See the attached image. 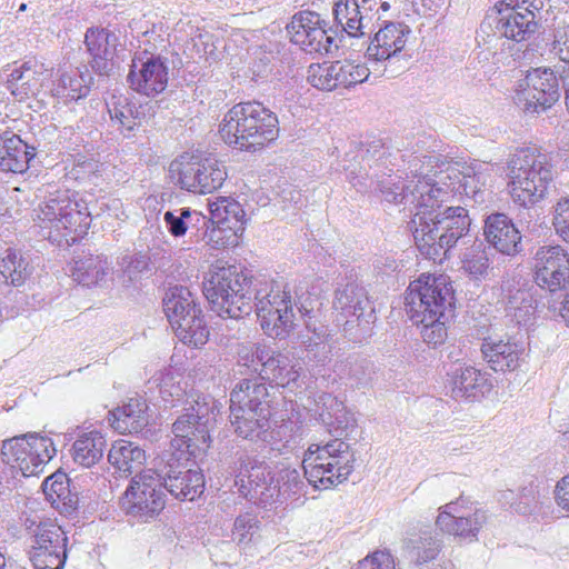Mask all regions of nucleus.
Masks as SVG:
<instances>
[{
    "label": "nucleus",
    "mask_w": 569,
    "mask_h": 569,
    "mask_svg": "<svg viewBox=\"0 0 569 569\" xmlns=\"http://www.w3.org/2000/svg\"><path fill=\"white\" fill-rule=\"evenodd\" d=\"M406 312L422 340L433 347L448 336L447 323L456 308L455 289L446 274H421L410 282L405 296Z\"/></svg>",
    "instance_id": "3"
},
{
    "label": "nucleus",
    "mask_w": 569,
    "mask_h": 569,
    "mask_svg": "<svg viewBox=\"0 0 569 569\" xmlns=\"http://www.w3.org/2000/svg\"><path fill=\"white\" fill-rule=\"evenodd\" d=\"M112 270L107 256L82 250L73 258L71 276L84 287H102L111 279Z\"/></svg>",
    "instance_id": "32"
},
{
    "label": "nucleus",
    "mask_w": 569,
    "mask_h": 569,
    "mask_svg": "<svg viewBox=\"0 0 569 569\" xmlns=\"http://www.w3.org/2000/svg\"><path fill=\"white\" fill-rule=\"evenodd\" d=\"M36 212L40 227L48 230V238L58 243H74L87 233L92 221L88 202L68 189L50 193Z\"/></svg>",
    "instance_id": "6"
},
{
    "label": "nucleus",
    "mask_w": 569,
    "mask_h": 569,
    "mask_svg": "<svg viewBox=\"0 0 569 569\" xmlns=\"http://www.w3.org/2000/svg\"><path fill=\"white\" fill-rule=\"evenodd\" d=\"M355 463V450L341 438L312 443L303 456V478L316 489H329L347 481Z\"/></svg>",
    "instance_id": "9"
},
{
    "label": "nucleus",
    "mask_w": 569,
    "mask_h": 569,
    "mask_svg": "<svg viewBox=\"0 0 569 569\" xmlns=\"http://www.w3.org/2000/svg\"><path fill=\"white\" fill-rule=\"evenodd\" d=\"M360 569H395L392 556L387 551H376L359 561Z\"/></svg>",
    "instance_id": "61"
},
{
    "label": "nucleus",
    "mask_w": 569,
    "mask_h": 569,
    "mask_svg": "<svg viewBox=\"0 0 569 569\" xmlns=\"http://www.w3.org/2000/svg\"><path fill=\"white\" fill-rule=\"evenodd\" d=\"M118 37L107 29L90 28L84 36V44L91 57L90 66L99 74H107L111 69Z\"/></svg>",
    "instance_id": "37"
},
{
    "label": "nucleus",
    "mask_w": 569,
    "mask_h": 569,
    "mask_svg": "<svg viewBox=\"0 0 569 569\" xmlns=\"http://www.w3.org/2000/svg\"><path fill=\"white\" fill-rule=\"evenodd\" d=\"M90 210L92 211V218L100 216L114 220H123L126 218L122 202L114 198L97 201Z\"/></svg>",
    "instance_id": "59"
},
{
    "label": "nucleus",
    "mask_w": 569,
    "mask_h": 569,
    "mask_svg": "<svg viewBox=\"0 0 569 569\" xmlns=\"http://www.w3.org/2000/svg\"><path fill=\"white\" fill-rule=\"evenodd\" d=\"M319 301L310 293H302L297 300L286 286L268 278H254L252 290V309L257 313L263 332L274 339H286L296 327L297 309L303 320L307 335H302L301 342L306 347L307 359L325 365L330 359V333L318 319Z\"/></svg>",
    "instance_id": "1"
},
{
    "label": "nucleus",
    "mask_w": 569,
    "mask_h": 569,
    "mask_svg": "<svg viewBox=\"0 0 569 569\" xmlns=\"http://www.w3.org/2000/svg\"><path fill=\"white\" fill-rule=\"evenodd\" d=\"M428 198L429 201L420 202L409 226L419 252L436 261L468 234L471 219L463 207H443L449 199L435 197L433 192Z\"/></svg>",
    "instance_id": "4"
},
{
    "label": "nucleus",
    "mask_w": 569,
    "mask_h": 569,
    "mask_svg": "<svg viewBox=\"0 0 569 569\" xmlns=\"http://www.w3.org/2000/svg\"><path fill=\"white\" fill-rule=\"evenodd\" d=\"M159 388V395L161 400L167 407L173 408L182 406L183 413L177 418L174 422L180 419L188 420V425L191 427L190 436H194L198 431V409L202 406L208 407V422L207 432L209 433L212 422L214 421V409L216 402L210 396L199 393L193 388L189 389L188 381H186L180 375L172 371L161 372L160 378L156 379Z\"/></svg>",
    "instance_id": "12"
},
{
    "label": "nucleus",
    "mask_w": 569,
    "mask_h": 569,
    "mask_svg": "<svg viewBox=\"0 0 569 569\" xmlns=\"http://www.w3.org/2000/svg\"><path fill=\"white\" fill-rule=\"evenodd\" d=\"M501 302L505 306L506 316L518 326L528 325L535 317L536 300L516 278L502 281Z\"/></svg>",
    "instance_id": "30"
},
{
    "label": "nucleus",
    "mask_w": 569,
    "mask_h": 569,
    "mask_svg": "<svg viewBox=\"0 0 569 569\" xmlns=\"http://www.w3.org/2000/svg\"><path fill=\"white\" fill-rule=\"evenodd\" d=\"M271 410L232 409L230 421L234 432L247 440L264 443L269 436Z\"/></svg>",
    "instance_id": "38"
},
{
    "label": "nucleus",
    "mask_w": 569,
    "mask_h": 569,
    "mask_svg": "<svg viewBox=\"0 0 569 569\" xmlns=\"http://www.w3.org/2000/svg\"><path fill=\"white\" fill-rule=\"evenodd\" d=\"M238 465L236 485L246 499L262 507L279 501V489L274 487L276 480L264 461L249 455H241Z\"/></svg>",
    "instance_id": "19"
},
{
    "label": "nucleus",
    "mask_w": 569,
    "mask_h": 569,
    "mask_svg": "<svg viewBox=\"0 0 569 569\" xmlns=\"http://www.w3.org/2000/svg\"><path fill=\"white\" fill-rule=\"evenodd\" d=\"M333 74V62L311 64L308 70V81L319 90L332 91L337 89V81Z\"/></svg>",
    "instance_id": "56"
},
{
    "label": "nucleus",
    "mask_w": 569,
    "mask_h": 569,
    "mask_svg": "<svg viewBox=\"0 0 569 569\" xmlns=\"http://www.w3.org/2000/svg\"><path fill=\"white\" fill-rule=\"evenodd\" d=\"M508 187L512 200L529 208L541 201L553 179L548 154L536 147L516 150L507 162Z\"/></svg>",
    "instance_id": "8"
},
{
    "label": "nucleus",
    "mask_w": 569,
    "mask_h": 569,
    "mask_svg": "<svg viewBox=\"0 0 569 569\" xmlns=\"http://www.w3.org/2000/svg\"><path fill=\"white\" fill-rule=\"evenodd\" d=\"M260 533V520L249 512L236 518L232 529V539L238 545H248L254 541Z\"/></svg>",
    "instance_id": "55"
},
{
    "label": "nucleus",
    "mask_w": 569,
    "mask_h": 569,
    "mask_svg": "<svg viewBox=\"0 0 569 569\" xmlns=\"http://www.w3.org/2000/svg\"><path fill=\"white\" fill-rule=\"evenodd\" d=\"M372 0H339L333 6V17L337 27H340L349 37H362L370 30L371 18L367 10H371Z\"/></svg>",
    "instance_id": "34"
},
{
    "label": "nucleus",
    "mask_w": 569,
    "mask_h": 569,
    "mask_svg": "<svg viewBox=\"0 0 569 569\" xmlns=\"http://www.w3.org/2000/svg\"><path fill=\"white\" fill-rule=\"evenodd\" d=\"M164 496L159 471L147 469L131 479L124 492L122 506L127 515L147 522L164 508Z\"/></svg>",
    "instance_id": "16"
},
{
    "label": "nucleus",
    "mask_w": 569,
    "mask_h": 569,
    "mask_svg": "<svg viewBox=\"0 0 569 569\" xmlns=\"http://www.w3.org/2000/svg\"><path fill=\"white\" fill-rule=\"evenodd\" d=\"M36 156V148L24 142L17 133L0 132V172L23 173Z\"/></svg>",
    "instance_id": "33"
},
{
    "label": "nucleus",
    "mask_w": 569,
    "mask_h": 569,
    "mask_svg": "<svg viewBox=\"0 0 569 569\" xmlns=\"http://www.w3.org/2000/svg\"><path fill=\"white\" fill-rule=\"evenodd\" d=\"M278 199L283 210H287L290 207L299 208L302 206V194L292 184L286 183V186L279 191Z\"/></svg>",
    "instance_id": "62"
},
{
    "label": "nucleus",
    "mask_w": 569,
    "mask_h": 569,
    "mask_svg": "<svg viewBox=\"0 0 569 569\" xmlns=\"http://www.w3.org/2000/svg\"><path fill=\"white\" fill-rule=\"evenodd\" d=\"M326 21L313 11L293 14L287 27L290 40L308 53L329 54L339 48L336 37L328 33Z\"/></svg>",
    "instance_id": "22"
},
{
    "label": "nucleus",
    "mask_w": 569,
    "mask_h": 569,
    "mask_svg": "<svg viewBox=\"0 0 569 569\" xmlns=\"http://www.w3.org/2000/svg\"><path fill=\"white\" fill-rule=\"evenodd\" d=\"M299 426L293 421L283 422L276 428L270 427L264 443L270 446L271 450L279 452L293 449L299 442Z\"/></svg>",
    "instance_id": "50"
},
{
    "label": "nucleus",
    "mask_w": 569,
    "mask_h": 569,
    "mask_svg": "<svg viewBox=\"0 0 569 569\" xmlns=\"http://www.w3.org/2000/svg\"><path fill=\"white\" fill-rule=\"evenodd\" d=\"M333 71L337 81V88H350L366 81L370 74L369 68L365 64L352 61H335Z\"/></svg>",
    "instance_id": "51"
},
{
    "label": "nucleus",
    "mask_w": 569,
    "mask_h": 569,
    "mask_svg": "<svg viewBox=\"0 0 569 569\" xmlns=\"http://www.w3.org/2000/svg\"><path fill=\"white\" fill-rule=\"evenodd\" d=\"M91 81L92 77L87 71L82 72L78 68L60 69L52 94L64 103L78 101L89 93Z\"/></svg>",
    "instance_id": "42"
},
{
    "label": "nucleus",
    "mask_w": 569,
    "mask_h": 569,
    "mask_svg": "<svg viewBox=\"0 0 569 569\" xmlns=\"http://www.w3.org/2000/svg\"><path fill=\"white\" fill-rule=\"evenodd\" d=\"M210 230L208 226L204 227L206 231L203 233V239L207 244L211 246L213 249L226 248L229 246H236L238 243L239 233H234L233 231H229V228L222 224H213Z\"/></svg>",
    "instance_id": "57"
},
{
    "label": "nucleus",
    "mask_w": 569,
    "mask_h": 569,
    "mask_svg": "<svg viewBox=\"0 0 569 569\" xmlns=\"http://www.w3.org/2000/svg\"><path fill=\"white\" fill-rule=\"evenodd\" d=\"M1 462L23 477L41 473L56 455L51 438L39 433H26L2 441Z\"/></svg>",
    "instance_id": "11"
},
{
    "label": "nucleus",
    "mask_w": 569,
    "mask_h": 569,
    "mask_svg": "<svg viewBox=\"0 0 569 569\" xmlns=\"http://www.w3.org/2000/svg\"><path fill=\"white\" fill-rule=\"evenodd\" d=\"M112 126L124 137H130L146 118L147 106L137 104L124 96H112L107 101Z\"/></svg>",
    "instance_id": "39"
},
{
    "label": "nucleus",
    "mask_w": 569,
    "mask_h": 569,
    "mask_svg": "<svg viewBox=\"0 0 569 569\" xmlns=\"http://www.w3.org/2000/svg\"><path fill=\"white\" fill-rule=\"evenodd\" d=\"M552 224L556 233L569 243V196L560 198L553 206Z\"/></svg>",
    "instance_id": "58"
},
{
    "label": "nucleus",
    "mask_w": 569,
    "mask_h": 569,
    "mask_svg": "<svg viewBox=\"0 0 569 569\" xmlns=\"http://www.w3.org/2000/svg\"><path fill=\"white\" fill-rule=\"evenodd\" d=\"M547 493L546 488H540L539 485L530 482L520 489L517 499L512 502V508L516 512L521 515H530L539 509L541 497Z\"/></svg>",
    "instance_id": "54"
},
{
    "label": "nucleus",
    "mask_w": 569,
    "mask_h": 569,
    "mask_svg": "<svg viewBox=\"0 0 569 569\" xmlns=\"http://www.w3.org/2000/svg\"><path fill=\"white\" fill-rule=\"evenodd\" d=\"M254 279L237 266H212L203 278L202 292L219 317L239 319L252 311Z\"/></svg>",
    "instance_id": "7"
},
{
    "label": "nucleus",
    "mask_w": 569,
    "mask_h": 569,
    "mask_svg": "<svg viewBox=\"0 0 569 569\" xmlns=\"http://www.w3.org/2000/svg\"><path fill=\"white\" fill-rule=\"evenodd\" d=\"M333 308L345 320L346 332L358 328L360 336L370 332L377 320L376 310L368 292L356 281L340 283L335 291Z\"/></svg>",
    "instance_id": "17"
},
{
    "label": "nucleus",
    "mask_w": 569,
    "mask_h": 569,
    "mask_svg": "<svg viewBox=\"0 0 569 569\" xmlns=\"http://www.w3.org/2000/svg\"><path fill=\"white\" fill-rule=\"evenodd\" d=\"M148 405L143 398H130L111 413L112 427L120 433H140L149 425Z\"/></svg>",
    "instance_id": "40"
},
{
    "label": "nucleus",
    "mask_w": 569,
    "mask_h": 569,
    "mask_svg": "<svg viewBox=\"0 0 569 569\" xmlns=\"http://www.w3.org/2000/svg\"><path fill=\"white\" fill-rule=\"evenodd\" d=\"M490 177L489 168L485 163H447L445 168L430 174L432 192L440 199H451L455 194H465L475 198L486 186Z\"/></svg>",
    "instance_id": "14"
},
{
    "label": "nucleus",
    "mask_w": 569,
    "mask_h": 569,
    "mask_svg": "<svg viewBox=\"0 0 569 569\" xmlns=\"http://www.w3.org/2000/svg\"><path fill=\"white\" fill-rule=\"evenodd\" d=\"M107 448L104 436L98 430L82 432L72 445L73 461L84 468L94 466Z\"/></svg>",
    "instance_id": "43"
},
{
    "label": "nucleus",
    "mask_w": 569,
    "mask_h": 569,
    "mask_svg": "<svg viewBox=\"0 0 569 569\" xmlns=\"http://www.w3.org/2000/svg\"><path fill=\"white\" fill-rule=\"evenodd\" d=\"M163 221L170 234L179 238L184 236L188 230L196 229L199 231L203 227H207L208 218L190 208H179L166 211Z\"/></svg>",
    "instance_id": "46"
},
{
    "label": "nucleus",
    "mask_w": 569,
    "mask_h": 569,
    "mask_svg": "<svg viewBox=\"0 0 569 569\" xmlns=\"http://www.w3.org/2000/svg\"><path fill=\"white\" fill-rule=\"evenodd\" d=\"M163 311L179 340L196 348L209 339V330L191 291L186 287L171 288L163 298Z\"/></svg>",
    "instance_id": "10"
},
{
    "label": "nucleus",
    "mask_w": 569,
    "mask_h": 569,
    "mask_svg": "<svg viewBox=\"0 0 569 569\" xmlns=\"http://www.w3.org/2000/svg\"><path fill=\"white\" fill-rule=\"evenodd\" d=\"M127 80L136 92L153 97L168 84V67L164 60L153 54L146 60H133Z\"/></svg>",
    "instance_id": "26"
},
{
    "label": "nucleus",
    "mask_w": 569,
    "mask_h": 569,
    "mask_svg": "<svg viewBox=\"0 0 569 569\" xmlns=\"http://www.w3.org/2000/svg\"><path fill=\"white\" fill-rule=\"evenodd\" d=\"M556 505L565 512L569 513V473L563 476L553 489Z\"/></svg>",
    "instance_id": "64"
},
{
    "label": "nucleus",
    "mask_w": 569,
    "mask_h": 569,
    "mask_svg": "<svg viewBox=\"0 0 569 569\" xmlns=\"http://www.w3.org/2000/svg\"><path fill=\"white\" fill-rule=\"evenodd\" d=\"M550 52L569 64V24L556 29Z\"/></svg>",
    "instance_id": "60"
},
{
    "label": "nucleus",
    "mask_w": 569,
    "mask_h": 569,
    "mask_svg": "<svg viewBox=\"0 0 569 569\" xmlns=\"http://www.w3.org/2000/svg\"><path fill=\"white\" fill-rule=\"evenodd\" d=\"M274 487L279 489L278 502H282V500L302 495L306 483L299 470L295 468H283L279 471Z\"/></svg>",
    "instance_id": "53"
},
{
    "label": "nucleus",
    "mask_w": 569,
    "mask_h": 569,
    "mask_svg": "<svg viewBox=\"0 0 569 569\" xmlns=\"http://www.w3.org/2000/svg\"><path fill=\"white\" fill-rule=\"evenodd\" d=\"M439 510L437 527L442 532L468 541L477 540L479 531L488 519L485 510L463 497L446 503Z\"/></svg>",
    "instance_id": "21"
},
{
    "label": "nucleus",
    "mask_w": 569,
    "mask_h": 569,
    "mask_svg": "<svg viewBox=\"0 0 569 569\" xmlns=\"http://www.w3.org/2000/svg\"><path fill=\"white\" fill-rule=\"evenodd\" d=\"M490 261L482 242L475 241L461 254V269L473 280L486 279L489 272Z\"/></svg>",
    "instance_id": "48"
},
{
    "label": "nucleus",
    "mask_w": 569,
    "mask_h": 569,
    "mask_svg": "<svg viewBox=\"0 0 569 569\" xmlns=\"http://www.w3.org/2000/svg\"><path fill=\"white\" fill-rule=\"evenodd\" d=\"M169 174L181 189L201 194L218 190L227 178L226 169L218 160L188 153L170 163Z\"/></svg>",
    "instance_id": "13"
},
{
    "label": "nucleus",
    "mask_w": 569,
    "mask_h": 569,
    "mask_svg": "<svg viewBox=\"0 0 569 569\" xmlns=\"http://www.w3.org/2000/svg\"><path fill=\"white\" fill-rule=\"evenodd\" d=\"M535 281L550 292H556L569 282V257L560 246L539 247L533 256Z\"/></svg>",
    "instance_id": "23"
},
{
    "label": "nucleus",
    "mask_w": 569,
    "mask_h": 569,
    "mask_svg": "<svg viewBox=\"0 0 569 569\" xmlns=\"http://www.w3.org/2000/svg\"><path fill=\"white\" fill-rule=\"evenodd\" d=\"M448 393L456 400L479 401L493 389L489 372L473 366H458L448 372Z\"/></svg>",
    "instance_id": "24"
},
{
    "label": "nucleus",
    "mask_w": 569,
    "mask_h": 569,
    "mask_svg": "<svg viewBox=\"0 0 569 569\" xmlns=\"http://www.w3.org/2000/svg\"><path fill=\"white\" fill-rule=\"evenodd\" d=\"M263 368H260L259 376L270 380L280 387L295 385L302 371L299 363L293 362L288 356L271 349L268 358L264 359Z\"/></svg>",
    "instance_id": "41"
},
{
    "label": "nucleus",
    "mask_w": 569,
    "mask_h": 569,
    "mask_svg": "<svg viewBox=\"0 0 569 569\" xmlns=\"http://www.w3.org/2000/svg\"><path fill=\"white\" fill-rule=\"evenodd\" d=\"M441 548V542L431 532H422L419 537L407 542L410 560L420 566L435 559Z\"/></svg>",
    "instance_id": "49"
},
{
    "label": "nucleus",
    "mask_w": 569,
    "mask_h": 569,
    "mask_svg": "<svg viewBox=\"0 0 569 569\" xmlns=\"http://www.w3.org/2000/svg\"><path fill=\"white\" fill-rule=\"evenodd\" d=\"M29 261L13 249H7L0 257V282L21 286L30 276Z\"/></svg>",
    "instance_id": "47"
},
{
    "label": "nucleus",
    "mask_w": 569,
    "mask_h": 569,
    "mask_svg": "<svg viewBox=\"0 0 569 569\" xmlns=\"http://www.w3.org/2000/svg\"><path fill=\"white\" fill-rule=\"evenodd\" d=\"M219 133L228 146L253 153L278 138L279 121L277 114L261 102H240L224 114Z\"/></svg>",
    "instance_id": "5"
},
{
    "label": "nucleus",
    "mask_w": 569,
    "mask_h": 569,
    "mask_svg": "<svg viewBox=\"0 0 569 569\" xmlns=\"http://www.w3.org/2000/svg\"><path fill=\"white\" fill-rule=\"evenodd\" d=\"M483 234L487 242L498 252L516 256L522 251L520 231L505 213H491L485 220Z\"/></svg>",
    "instance_id": "29"
},
{
    "label": "nucleus",
    "mask_w": 569,
    "mask_h": 569,
    "mask_svg": "<svg viewBox=\"0 0 569 569\" xmlns=\"http://www.w3.org/2000/svg\"><path fill=\"white\" fill-rule=\"evenodd\" d=\"M212 224H222L234 233L243 232L246 212L242 206L232 199L221 198L210 204V219Z\"/></svg>",
    "instance_id": "45"
},
{
    "label": "nucleus",
    "mask_w": 569,
    "mask_h": 569,
    "mask_svg": "<svg viewBox=\"0 0 569 569\" xmlns=\"http://www.w3.org/2000/svg\"><path fill=\"white\" fill-rule=\"evenodd\" d=\"M200 416L197 432L190 436V426L188 420L180 419L173 422L172 432L174 438L171 440V451L163 458V466H159V475L164 490L181 501H193L200 497L204 490V476L202 470L190 461L196 457L197 451H204L209 448L210 433L207 432L208 407H200Z\"/></svg>",
    "instance_id": "2"
},
{
    "label": "nucleus",
    "mask_w": 569,
    "mask_h": 569,
    "mask_svg": "<svg viewBox=\"0 0 569 569\" xmlns=\"http://www.w3.org/2000/svg\"><path fill=\"white\" fill-rule=\"evenodd\" d=\"M385 200L395 203H409L413 206V213L419 211L420 202L429 201L432 192L430 174H416L405 182H396L388 178L377 182V187Z\"/></svg>",
    "instance_id": "27"
},
{
    "label": "nucleus",
    "mask_w": 569,
    "mask_h": 569,
    "mask_svg": "<svg viewBox=\"0 0 569 569\" xmlns=\"http://www.w3.org/2000/svg\"><path fill=\"white\" fill-rule=\"evenodd\" d=\"M523 343L508 337H487L481 343V353L490 368L496 372L515 371L519 368L525 355Z\"/></svg>",
    "instance_id": "28"
},
{
    "label": "nucleus",
    "mask_w": 569,
    "mask_h": 569,
    "mask_svg": "<svg viewBox=\"0 0 569 569\" xmlns=\"http://www.w3.org/2000/svg\"><path fill=\"white\" fill-rule=\"evenodd\" d=\"M498 13L497 32L507 40L515 42L508 44L510 56L515 61L529 60L533 56L531 40L535 39L540 28L535 11L530 8H525V11L511 8V10L505 12L502 8H499Z\"/></svg>",
    "instance_id": "18"
},
{
    "label": "nucleus",
    "mask_w": 569,
    "mask_h": 569,
    "mask_svg": "<svg viewBox=\"0 0 569 569\" xmlns=\"http://www.w3.org/2000/svg\"><path fill=\"white\" fill-rule=\"evenodd\" d=\"M108 461L120 476L128 477L146 461V453L139 446L126 440L116 441L109 450Z\"/></svg>",
    "instance_id": "44"
},
{
    "label": "nucleus",
    "mask_w": 569,
    "mask_h": 569,
    "mask_svg": "<svg viewBox=\"0 0 569 569\" xmlns=\"http://www.w3.org/2000/svg\"><path fill=\"white\" fill-rule=\"evenodd\" d=\"M271 397L263 379L258 375L241 379L230 392V411L232 409L271 410Z\"/></svg>",
    "instance_id": "35"
},
{
    "label": "nucleus",
    "mask_w": 569,
    "mask_h": 569,
    "mask_svg": "<svg viewBox=\"0 0 569 569\" xmlns=\"http://www.w3.org/2000/svg\"><path fill=\"white\" fill-rule=\"evenodd\" d=\"M271 348L260 342H243L237 347V361L239 366L246 367L259 373V366L263 368L264 359L269 357Z\"/></svg>",
    "instance_id": "52"
},
{
    "label": "nucleus",
    "mask_w": 569,
    "mask_h": 569,
    "mask_svg": "<svg viewBox=\"0 0 569 569\" xmlns=\"http://www.w3.org/2000/svg\"><path fill=\"white\" fill-rule=\"evenodd\" d=\"M560 81L551 68H531L518 83L515 103L526 113L545 112L559 100Z\"/></svg>",
    "instance_id": "15"
},
{
    "label": "nucleus",
    "mask_w": 569,
    "mask_h": 569,
    "mask_svg": "<svg viewBox=\"0 0 569 569\" xmlns=\"http://www.w3.org/2000/svg\"><path fill=\"white\" fill-rule=\"evenodd\" d=\"M7 89L19 101L36 96L50 74L42 62L29 59L21 64L7 66Z\"/></svg>",
    "instance_id": "25"
},
{
    "label": "nucleus",
    "mask_w": 569,
    "mask_h": 569,
    "mask_svg": "<svg viewBox=\"0 0 569 569\" xmlns=\"http://www.w3.org/2000/svg\"><path fill=\"white\" fill-rule=\"evenodd\" d=\"M121 266L123 271L129 273V278L132 279V274L140 273L148 268L149 259L144 254L124 256Z\"/></svg>",
    "instance_id": "63"
},
{
    "label": "nucleus",
    "mask_w": 569,
    "mask_h": 569,
    "mask_svg": "<svg viewBox=\"0 0 569 569\" xmlns=\"http://www.w3.org/2000/svg\"><path fill=\"white\" fill-rule=\"evenodd\" d=\"M409 33V27L401 22H385L368 44L367 59L379 62L396 57L405 48Z\"/></svg>",
    "instance_id": "31"
},
{
    "label": "nucleus",
    "mask_w": 569,
    "mask_h": 569,
    "mask_svg": "<svg viewBox=\"0 0 569 569\" xmlns=\"http://www.w3.org/2000/svg\"><path fill=\"white\" fill-rule=\"evenodd\" d=\"M27 528L33 536L29 551L33 569H63L68 537L62 528L51 521H31Z\"/></svg>",
    "instance_id": "20"
},
{
    "label": "nucleus",
    "mask_w": 569,
    "mask_h": 569,
    "mask_svg": "<svg viewBox=\"0 0 569 569\" xmlns=\"http://www.w3.org/2000/svg\"><path fill=\"white\" fill-rule=\"evenodd\" d=\"M321 401L322 408L319 416L329 427V432L335 433V438H341L347 442L350 439H356L357 420L345 405L331 395L321 397Z\"/></svg>",
    "instance_id": "36"
}]
</instances>
